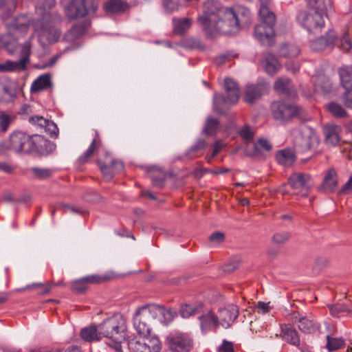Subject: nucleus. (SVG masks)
<instances>
[{
	"label": "nucleus",
	"mask_w": 352,
	"mask_h": 352,
	"mask_svg": "<svg viewBox=\"0 0 352 352\" xmlns=\"http://www.w3.org/2000/svg\"><path fill=\"white\" fill-rule=\"evenodd\" d=\"M340 82L344 89H352V68L342 67L339 69Z\"/></svg>",
	"instance_id": "obj_33"
},
{
	"label": "nucleus",
	"mask_w": 352,
	"mask_h": 352,
	"mask_svg": "<svg viewBox=\"0 0 352 352\" xmlns=\"http://www.w3.org/2000/svg\"><path fill=\"white\" fill-rule=\"evenodd\" d=\"M18 34L13 31L0 36V50H5L8 54L12 55L18 48Z\"/></svg>",
	"instance_id": "obj_19"
},
{
	"label": "nucleus",
	"mask_w": 352,
	"mask_h": 352,
	"mask_svg": "<svg viewBox=\"0 0 352 352\" xmlns=\"http://www.w3.org/2000/svg\"><path fill=\"white\" fill-rule=\"evenodd\" d=\"M227 96L214 94L213 97L214 110L218 113H223L231 106L237 102L240 97V89L237 83L232 78H227L224 81Z\"/></svg>",
	"instance_id": "obj_5"
},
{
	"label": "nucleus",
	"mask_w": 352,
	"mask_h": 352,
	"mask_svg": "<svg viewBox=\"0 0 352 352\" xmlns=\"http://www.w3.org/2000/svg\"><path fill=\"white\" fill-rule=\"evenodd\" d=\"M157 310L155 304L146 305L139 307L133 316V325L139 336H149L151 322L157 318Z\"/></svg>",
	"instance_id": "obj_7"
},
{
	"label": "nucleus",
	"mask_w": 352,
	"mask_h": 352,
	"mask_svg": "<svg viewBox=\"0 0 352 352\" xmlns=\"http://www.w3.org/2000/svg\"><path fill=\"white\" fill-rule=\"evenodd\" d=\"M318 144V139L314 131L308 126L300 129L295 138L294 146L299 152H307L315 148Z\"/></svg>",
	"instance_id": "obj_12"
},
{
	"label": "nucleus",
	"mask_w": 352,
	"mask_h": 352,
	"mask_svg": "<svg viewBox=\"0 0 352 352\" xmlns=\"http://www.w3.org/2000/svg\"><path fill=\"white\" fill-rule=\"evenodd\" d=\"M239 315V309L234 305H229L219 310L218 318L219 325L223 327L229 328Z\"/></svg>",
	"instance_id": "obj_17"
},
{
	"label": "nucleus",
	"mask_w": 352,
	"mask_h": 352,
	"mask_svg": "<svg viewBox=\"0 0 352 352\" xmlns=\"http://www.w3.org/2000/svg\"><path fill=\"white\" fill-rule=\"evenodd\" d=\"M201 305H184L181 306L179 314L183 318H188L201 311Z\"/></svg>",
	"instance_id": "obj_42"
},
{
	"label": "nucleus",
	"mask_w": 352,
	"mask_h": 352,
	"mask_svg": "<svg viewBox=\"0 0 352 352\" xmlns=\"http://www.w3.org/2000/svg\"><path fill=\"white\" fill-rule=\"evenodd\" d=\"M80 337L87 342L97 341L102 339L101 334L99 333L98 325H89L82 328L80 331Z\"/></svg>",
	"instance_id": "obj_28"
},
{
	"label": "nucleus",
	"mask_w": 352,
	"mask_h": 352,
	"mask_svg": "<svg viewBox=\"0 0 352 352\" xmlns=\"http://www.w3.org/2000/svg\"><path fill=\"white\" fill-rule=\"evenodd\" d=\"M99 333L107 340V344L117 352L122 351V343L126 338V324L125 319L120 314L104 320L98 324Z\"/></svg>",
	"instance_id": "obj_3"
},
{
	"label": "nucleus",
	"mask_w": 352,
	"mask_h": 352,
	"mask_svg": "<svg viewBox=\"0 0 352 352\" xmlns=\"http://www.w3.org/2000/svg\"><path fill=\"white\" fill-rule=\"evenodd\" d=\"M299 329L306 333H310L316 329L314 322L307 317L296 318Z\"/></svg>",
	"instance_id": "obj_39"
},
{
	"label": "nucleus",
	"mask_w": 352,
	"mask_h": 352,
	"mask_svg": "<svg viewBox=\"0 0 352 352\" xmlns=\"http://www.w3.org/2000/svg\"><path fill=\"white\" fill-rule=\"evenodd\" d=\"M225 240V235L221 232H215L209 236V242L213 247L217 246Z\"/></svg>",
	"instance_id": "obj_52"
},
{
	"label": "nucleus",
	"mask_w": 352,
	"mask_h": 352,
	"mask_svg": "<svg viewBox=\"0 0 352 352\" xmlns=\"http://www.w3.org/2000/svg\"><path fill=\"white\" fill-rule=\"evenodd\" d=\"M278 53L283 57H296L299 54L300 50L294 44H283L280 47Z\"/></svg>",
	"instance_id": "obj_41"
},
{
	"label": "nucleus",
	"mask_w": 352,
	"mask_h": 352,
	"mask_svg": "<svg viewBox=\"0 0 352 352\" xmlns=\"http://www.w3.org/2000/svg\"><path fill=\"white\" fill-rule=\"evenodd\" d=\"M55 4V0H38L36 4L40 18L33 22V27L42 45L56 42L60 36V31L56 25L61 21L62 17L57 12L51 10Z\"/></svg>",
	"instance_id": "obj_2"
},
{
	"label": "nucleus",
	"mask_w": 352,
	"mask_h": 352,
	"mask_svg": "<svg viewBox=\"0 0 352 352\" xmlns=\"http://www.w3.org/2000/svg\"><path fill=\"white\" fill-rule=\"evenodd\" d=\"M310 9L327 16L331 8V0H307Z\"/></svg>",
	"instance_id": "obj_27"
},
{
	"label": "nucleus",
	"mask_w": 352,
	"mask_h": 352,
	"mask_svg": "<svg viewBox=\"0 0 352 352\" xmlns=\"http://www.w3.org/2000/svg\"><path fill=\"white\" fill-rule=\"evenodd\" d=\"M123 164L120 161H113L109 166L100 165V170L107 179H111L116 172L123 169Z\"/></svg>",
	"instance_id": "obj_30"
},
{
	"label": "nucleus",
	"mask_w": 352,
	"mask_h": 352,
	"mask_svg": "<svg viewBox=\"0 0 352 352\" xmlns=\"http://www.w3.org/2000/svg\"><path fill=\"white\" fill-rule=\"evenodd\" d=\"M270 0H260L258 14L263 24L258 25L254 28V36L262 44L270 45L274 37V25L276 16L270 9Z\"/></svg>",
	"instance_id": "obj_4"
},
{
	"label": "nucleus",
	"mask_w": 352,
	"mask_h": 352,
	"mask_svg": "<svg viewBox=\"0 0 352 352\" xmlns=\"http://www.w3.org/2000/svg\"><path fill=\"white\" fill-rule=\"evenodd\" d=\"M199 320L201 330L204 333L215 329L219 326L218 318L211 312L202 314L199 317Z\"/></svg>",
	"instance_id": "obj_23"
},
{
	"label": "nucleus",
	"mask_w": 352,
	"mask_h": 352,
	"mask_svg": "<svg viewBox=\"0 0 352 352\" xmlns=\"http://www.w3.org/2000/svg\"><path fill=\"white\" fill-rule=\"evenodd\" d=\"M265 71L270 75H274L280 68V65L276 57L267 54L263 62Z\"/></svg>",
	"instance_id": "obj_37"
},
{
	"label": "nucleus",
	"mask_w": 352,
	"mask_h": 352,
	"mask_svg": "<svg viewBox=\"0 0 352 352\" xmlns=\"http://www.w3.org/2000/svg\"><path fill=\"white\" fill-rule=\"evenodd\" d=\"M325 17L327 16L312 10H302L298 14L296 20L308 32L315 34L319 32L324 26Z\"/></svg>",
	"instance_id": "obj_9"
},
{
	"label": "nucleus",
	"mask_w": 352,
	"mask_h": 352,
	"mask_svg": "<svg viewBox=\"0 0 352 352\" xmlns=\"http://www.w3.org/2000/svg\"><path fill=\"white\" fill-rule=\"evenodd\" d=\"M6 150H10L16 153H28L36 149L33 136L21 131L12 133L7 142L3 144Z\"/></svg>",
	"instance_id": "obj_8"
},
{
	"label": "nucleus",
	"mask_w": 352,
	"mask_h": 352,
	"mask_svg": "<svg viewBox=\"0 0 352 352\" xmlns=\"http://www.w3.org/2000/svg\"><path fill=\"white\" fill-rule=\"evenodd\" d=\"M30 43L27 41L21 47V57L20 59L16 61L8 60L3 63H1L0 72H8L24 70L30 62L29 56L30 55Z\"/></svg>",
	"instance_id": "obj_15"
},
{
	"label": "nucleus",
	"mask_w": 352,
	"mask_h": 352,
	"mask_svg": "<svg viewBox=\"0 0 352 352\" xmlns=\"http://www.w3.org/2000/svg\"><path fill=\"white\" fill-rule=\"evenodd\" d=\"M258 309L260 310L262 313H265L269 310V305L268 303H265L263 302H259L258 304Z\"/></svg>",
	"instance_id": "obj_63"
},
{
	"label": "nucleus",
	"mask_w": 352,
	"mask_h": 352,
	"mask_svg": "<svg viewBox=\"0 0 352 352\" xmlns=\"http://www.w3.org/2000/svg\"><path fill=\"white\" fill-rule=\"evenodd\" d=\"M239 135L246 141H250L252 139L254 133L248 126H244L239 131Z\"/></svg>",
	"instance_id": "obj_57"
},
{
	"label": "nucleus",
	"mask_w": 352,
	"mask_h": 352,
	"mask_svg": "<svg viewBox=\"0 0 352 352\" xmlns=\"http://www.w3.org/2000/svg\"><path fill=\"white\" fill-rule=\"evenodd\" d=\"M128 8L126 3L121 0H109L104 5L106 12L113 14H120L124 12Z\"/></svg>",
	"instance_id": "obj_31"
},
{
	"label": "nucleus",
	"mask_w": 352,
	"mask_h": 352,
	"mask_svg": "<svg viewBox=\"0 0 352 352\" xmlns=\"http://www.w3.org/2000/svg\"><path fill=\"white\" fill-rule=\"evenodd\" d=\"M250 10L242 6L221 7L217 0H204L203 14L198 21L207 36L214 37L220 33H236L242 24L249 21Z\"/></svg>",
	"instance_id": "obj_1"
},
{
	"label": "nucleus",
	"mask_w": 352,
	"mask_h": 352,
	"mask_svg": "<svg viewBox=\"0 0 352 352\" xmlns=\"http://www.w3.org/2000/svg\"><path fill=\"white\" fill-rule=\"evenodd\" d=\"M0 170L5 173H9L12 172V168L10 165L3 163L0 164Z\"/></svg>",
	"instance_id": "obj_64"
},
{
	"label": "nucleus",
	"mask_w": 352,
	"mask_h": 352,
	"mask_svg": "<svg viewBox=\"0 0 352 352\" xmlns=\"http://www.w3.org/2000/svg\"><path fill=\"white\" fill-rule=\"evenodd\" d=\"M131 352H160L161 343L156 336H140L128 341Z\"/></svg>",
	"instance_id": "obj_11"
},
{
	"label": "nucleus",
	"mask_w": 352,
	"mask_h": 352,
	"mask_svg": "<svg viewBox=\"0 0 352 352\" xmlns=\"http://www.w3.org/2000/svg\"><path fill=\"white\" fill-rule=\"evenodd\" d=\"M272 109L274 118L280 122H287L300 113V108L296 104L282 102H274Z\"/></svg>",
	"instance_id": "obj_14"
},
{
	"label": "nucleus",
	"mask_w": 352,
	"mask_h": 352,
	"mask_svg": "<svg viewBox=\"0 0 352 352\" xmlns=\"http://www.w3.org/2000/svg\"><path fill=\"white\" fill-rule=\"evenodd\" d=\"M98 135L96 134V138L91 142L90 146L85 152V153L79 158L81 163H85L95 152L97 148L99 147L100 142L97 140Z\"/></svg>",
	"instance_id": "obj_45"
},
{
	"label": "nucleus",
	"mask_w": 352,
	"mask_h": 352,
	"mask_svg": "<svg viewBox=\"0 0 352 352\" xmlns=\"http://www.w3.org/2000/svg\"><path fill=\"white\" fill-rule=\"evenodd\" d=\"M14 116L11 114H7L4 112H0V129L6 132L14 120Z\"/></svg>",
	"instance_id": "obj_48"
},
{
	"label": "nucleus",
	"mask_w": 352,
	"mask_h": 352,
	"mask_svg": "<svg viewBox=\"0 0 352 352\" xmlns=\"http://www.w3.org/2000/svg\"><path fill=\"white\" fill-rule=\"evenodd\" d=\"M100 278L96 276H89L82 278L73 283V289L78 293H82L86 289L85 284L98 283Z\"/></svg>",
	"instance_id": "obj_38"
},
{
	"label": "nucleus",
	"mask_w": 352,
	"mask_h": 352,
	"mask_svg": "<svg viewBox=\"0 0 352 352\" xmlns=\"http://www.w3.org/2000/svg\"><path fill=\"white\" fill-rule=\"evenodd\" d=\"M224 144L221 141L218 140L214 142L212 154L211 157L208 159V162H210L211 160L219 153V152L221 150Z\"/></svg>",
	"instance_id": "obj_61"
},
{
	"label": "nucleus",
	"mask_w": 352,
	"mask_h": 352,
	"mask_svg": "<svg viewBox=\"0 0 352 352\" xmlns=\"http://www.w3.org/2000/svg\"><path fill=\"white\" fill-rule=\"evenodd\" d=\"M220 352H234L233 344L230 342L223 340L222 344L219 347Z\"/></svg>",
	"instance_id": "obj_62"
},
{
	"label": "nucleus",
	"mask_w": 352,
	"mask_h": 352,
	"mask_svg": "<svg viewBox=\"0 0 352 352\" xmlns=\"http://www.w3.org/2000/svg\"><path fill=\"white\" fill-rule=\"evenodd\" d=\"M155 309L158 311L157 313V318H159V320L164 324H168L177 316V314L175 311L171 309H166L163 307L155 304Z\"/></svg>",
	"instance_id": "obj_34"
},
{
	"label": "nucleus",
	"mask_w": 352,
	"mask_h": 352,
	"mask_svg": "<svg viewBox=\"0 0 352 352\" xmlns=\"http://www.w3.org/2000/svg\"><path fill=\"white\" fill-rule=\"evenodd\" d=\"M166 342L170 351L173 352H190L193 346V340L185 333L175 331L166 337Z\"/></svg>",
	"instance_id": "obj_13"
},
{
	"label": "nucleus",
	"mask_w": 352,
	"mask_h": 352,
	"mask_svg": "<svg viewBox=\"0 0 352 352\" xmlns=\"http://www.w3.org/2000/svg\"><path fill=\"white\" fill-rule=\"evenodd\" d=\"M344 340L341 338H334L330 336H327L326 348L329 352L336 351L344 345Z\"/></svg>",
	"instance_id": "obj_43"
},
{
	"label": "nucleus",
	"mask_w": 352,
	"mask_h": 352,
	"mask_svg": "<svg viewBox=\"0 0 352 352\" xmlns=\"http://www.w3.org/2000/svg\"><path fill=\"white\" fill-rule=\"evenodd\" d=\"M311 47L313 50L319 51L326 47L337 46L342 50H349L352 47L351 42L347 32L338 36L334 30H330L327 34L318 38L311 41Z\"/></svg>",
	"instance_id": "obj_6"
},
{
	"label": "nucleus",
	"mask_w": 352,
	"mask_h": 352,
	"mask_svg": "<svg viewBox=\"0 0 352 352\" xmlns=\"http://www.w3.org/2000/svg\"><path fill=\"white\" fill-rule=\"evenodd\" d=\"M265 85L264 84L250 85L245 89V100L248 103L254 102L265 91Z\"/></svg>",
	"instance_id": "obj_25"
},
{
	"label": "nucleus",
	"mask_w": 352,
	"mask_h": 352,
	"mask_svg": "<svg viewBox=\"0 0 352 352\" xmlns=\"http://www.w3.org/2000/svg\"><path fill=\"white\" fill-rule=\"evenodd\" d=\"M346 91L344 92L343 96H342V102L346 107L347 108H352V89H345Z\"/></svg>",
	"instance_id": "obj_56"
},
{
	"label": "nucleus",
	"mask_w": 352,
	"mask_h": 352,
	"mask_svg": "<svg viewBox=\"0 0 352 352\" xmlns=\"http://www.w3.org/2000/svg\"><path fill=\"white\" fill-rule=\"evenodd\" d=\"M219 128V123L217 120L212 118H208L205 127L204 129V133L207 135L214 134Z\"/></svg>",
	"instance_id": "obj_47"
},
{
	"label": "nucleus",
	"mask_w": 352,
	"mask_h": 352,
	"mask_svg": "<svg viewBox=\"0 0 352 352\" xmlns=\"http://www.w3.org/2000/svg\"><path fill=\"white\" fill-rule=\"evenodd\" d=\"M207 144L204 140H198L195 144L190 148V152H197L204 149Z\"/></svg>",
	"instance_id": "obj_60"
},
{
	"label": "nucleus",
	"mask_w": 352,
	"mask_h": 352,
	"mask_svg": "<svg viewBox=\"0 0 352 352\" xmlns=\"http://www.w3.org/2000/svg\"><path fill=\"white\" fill-rule=\"evenodd\" d=\"M174 31L177 34H183L191 25L192 20L189 18L174 19Z\"/></svg>",
	"instance_id": "obj_40"
},
{
	"label": "nucleus",
	"mask_w": 352,
	"mask_h": 352,
	"mask_svg": "<svg viewBox=\"0 0 352 352\" xmlns=\"http://www.w3.org/2000/svg\"><path fill=\"white\" fill-rule=\"evenodd\" d=\"M29 122L34 125L45 129L47 126L49 120L42 116H36L30 117L29 118Z\"/></svg>",
	"instance_id": "obj_55"
},
{
	"label": "nucleus",
	"mask_w": 352,
	"mask_h": 352,
	"mask_svg": "<svg viewBox=\"0 0 352 352\" xmlns=\"http://www.w3.org/2000/svg\"><path fill=\"white\" fill-rule=\"evenodd\" d=\"M327 108L333 116L336 118H343L346 116V111L339 104L332 102L327 104Z\"/></svg>",
	"instance_id": "obj_44"
},
{
	"label": "nucleus",
	"mask_w": 352,
	"mask_h": 352,
	"mask_svg": "<svg viewBox=\"0 0 352 352\" xmlns=\"http://www.w3.org/2000/svg\"><path fill=\"white\" fill-rule=\"evenodd\" d=\"M98 4L94 0H72L65 8L66 16L74 20L85 16L89 11L95 12Z\"/></svg>",
	"instance_id": "obj_10"
},
{
	"label": "nucleus",
	"mask_w": 352,
	"mask_h": 352,
	"mask_svg": "<svg viewBox=\"0 0 352 352\" xmlns=\"http://www.w3.org/2000/svg\"><path fill=\"white\" fill-rule=\"evenodd\" d=\"M283 339L290 344L298 346L300 344V339L297 331L289 326H285L282 329Z\"/></svg>",
	"instance_id": "obj_36"
},
{
	"label": "nucleus",
	"mask_w": 352,
	"mask_h": 352,
	"mask_svg": "<svg viewBox=\"0 0 352 352\" xmlns=\"http://www.w3.org/2000/svg\"><path fill=\"white\" fill-rule=\"evenodd\" d=\"M151 180L153 186L162 188L164 185L166 175L164 172L160 170L155 171L154 169L150 170Z\"/></svg>",
	"instance_id": "obj_46"
},
{
	"label": "nucleus",
	"mask_w": 352,
	"mask_h": 352,
	"mask_svg": "<svg viewBox=\"0 0 352 352\" xmlns=\"http://www.w3.org/2000/svg\"><path fill=\"white\" fill-rule=\"evenodd\" d=\"M45 131L48 132L52 137H56L58 133V129L56 124L52 121L49 120L47 126L45 127Z\"/></svg>",
	"instance_id": "obj_58"
},
{
	"label": "nucleus",
	"mask_w": 352,
	"mask_h": 352,
	"mask_svg": "<svg viewBox=\"0 0 352 352\" xmlns=\"http://www.w3.org/2000/svg\"><path fill=\"white\" fill-rule=\"evenodd\" d=\"M271 148L272 146L267 140L260 139L254 144V154L258 155L261 153L262 149L268 151Z\"/></svg>",
	"instance_id": "obj_49"
},
{
	"label": "nucleus",
	"mask_w": 352,
	"mask_h": 352,
	"mask_svg": "<svg viewBox=\"0 0 352 352\" xmlns=\"http://www.w3.org/2000/svg\"><path fill=\"white\" fill-rule=\"evenodd\" d=\"M288 184L296 194L302 193V196H307V191L312 186L309 175L302 173L292 174L288 179Z\"/></svg>",
	"instance_id": "obj_16"
},
{
	"label": "nucleus",
	"mask_w": 352,
	"mask_h": 352,
	"mask_svg": "<svg viewBox=\"0 0 352 352\" xmlns=\"http://www.w3.org/2000/svg\"><path fill=\"white\" fill-rule=\"evenodd\" d=\"M52 86L51 76L48 74L39 76L35 79L30 87L31 93H38Z\"/></svg>",
	"instance_id": "obj_26"
},
{
	"label": "nucleus",
	"mask_w": 352,
	"mask_h": 352,
	"mask_svg": "<svg viewBox=\"0 0 352 352\" xmlns=\"http://www.w3.org/2000/svg\"><path fill=\"white\" fill-rule=\"evenodd\" d=\"M315 88L317 91H322L323 93L328 94L333 89V85L329 77L324 71H317L314 77Z\"/></svg>",
	"instance_id": "obj_21"
},
{
	"label": "nucleus",
	"mask_w": 352,
	"mask_h": 352,
	"mask_svg": "<svg viewBox=\"0 0 352 352\" xmlns=\"http://www.w3.org/2000/svg\"><path fill=\"white\" fill-rule=\"evenodd\" d=\"M331 314L334 317H340L342 314L348 313L349 309L344 304L329 306Z\"/></svg>",
	"instance_id": "obj_50"
},
{
	"label": "nucleus",
	"mask_w": 352,
	"mask_h": 352,
	"mask_svg": "<svg viewBox=\"0 0 352 352\" xmlns=\"http://www.w3.org/2000/svg\"><path fill=\"white\" fill-rule=\"evenodd\" d=\"M1 101L5 103L14 102L17 98V87L14 84L6 85L3 88Z\"/></svg>",
	"instance_id": "obj_35"
},
{
	"label": "nucleus",
	"mask_w": 352,
	"mask_h": 352,
	"mask_svg": "<svg viewBox=\"0 0 352 352\" xmlns=\"http://www.w3.org/2000/svg\"><path fill=\"white\" fill-rule=\"evenodd\" d=\"M289 238V233L287 232H278L273 235L272 241L277 245H282L286 243Z\"/></svg>",
	"instance_id": "obj_53"
},
{
	"label": "nucleus",
	"mask_w": 352,
	"mask_h": 352,
	"mask_svg": "<svg viewBox=\"0 0 352 352\" xmlns=\"http://www.w3.org/2000/svg\"><path fill=\"white\" fill-rule=\"evenodd\" d=\"M338 185L337 174L334 169H329L325 174L323 182L319 187V190L329 193L335 191Z\"/></svg>",
	"instance_id": "obj_22"
},
{
	"label": "nucleus",
	"mask_w": 352,
	"mask_h": 352,
	"mask_svg": "<svg viewBox=\"0 0 352 352\" xmlns=\"http://www.w3.org/2000/svg\"><path fill=\"white\" fill-rule=\"evenodd\" d=\"M339 195H346L352 193V176L350 177L349 180L344 184L342 188L339 191Z\"/></svg>",
	"instance_id": "obj_59"
},
{
	"label": "nucleus",
	"mask_w": 352,
	"mask_h": 352,
	"mask_svg": "<svg viewBox=\"0 0 352 352\" xmlns=\"http://www.w3.org/2000/svg\"><path fill=\"white\" fill-rule=\"evenodd\" d=\"M31 170L38 179H46L50 177L52 175V171L48 168L34 167Z\"/></svg>",
	"instance_id": "obj_54"
},
{
	"label": "nucleus",
	"mask_w": 352,
	"mask_h": 352,
	"mask_svg": "<svg viewBox=\"0 0 352 352\" xmlns=\"http://www.w3.org/2000/svg\"><path fill=\"white\" fill-rule=\"evenodd\" d=\"M340 128L333 124H327L323 128L324 141L327 144L336 146L340 142Z\"/></svg>",
	"instance_id": "obj_24"
},
{
	"label": "nucleus",
	"mask_w": 352,
	"mask_h": 352,
	"mask_svg": "<svg viewBox=\"0 0 352 352\" xmlns=\"http://www.w3.org/2000/svg\"><path fill=\"white\" fill-rule=\"evenodd\" d=\"M163 6L167 12L171 13L179 10L180 0H163Z\"/></svg>",
	"instance_id": "obj_51"
},
{
	"label": "nucleus",
	"mask_w": 352,
	"mask_h": 352,
	"mask_svg": "<svg viewBox=\"0 0 352 352\" xmlns=\"http://www.w3.org/2000/svg\"><path fill=\"white\" fill-rule=\"evenodd\" d=\"M16 8V0H0V16L3 20L9 19Z\"/></svg>",
	"instance_id": "obj_29"
},
{
	"label": "nucleus",
	"mask_w": 352,
	"mask_h": 352,
	"mask_svg": "<svg viewBox=\"0 0 352 352\" xmlns=\"http://www.w3.org/2000/svg\"><path fill=\"white\" fill-rule=\"evenodd\" d=\"M295 158L294 152L290 149L279 151L276 154L277 162L284 166H291L294 162Z\"/></svg>",
	"instance_id": "obj_32"
},
{
	"label": "nucleus",
	"mask_w": 352,
	"mask_h": 352,
	"mask_svg": "<svg viewBox=\"0 0 352 352\" xmlns=\"http://www.w3.org/2000/svg\"><path fill=\"white\" fill-rule=\"evenodd\" d=\"M35 20L32 21L30 15L19 14L7 24L8 31H13L14 33L22 35L27 32L30 23L33 24Z\"/></svg>",
	"instance_id": "obj_18"
},
{
	"label": "nucleus",
	"mask_w": 352,
	"mask_h": 352,
	"mask_svg": "<svg viewBox=\"0 0 352 352\" xmlns=\"http://www.w3.org/2000/svg\"><path fill=\"white\" fill-rule=\"evenodd\" d=\"M274 87L276 92L285 96L293 97L296 93L295 87L290 80L285 77L278 78L274 82Z\"/></svg>",
	"instance_id": "obj_20"
}]
</instances>
